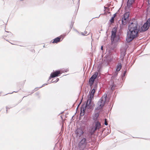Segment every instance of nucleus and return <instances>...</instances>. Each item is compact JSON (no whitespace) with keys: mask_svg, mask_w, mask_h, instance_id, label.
Returning a JSON list of instances; mask_svg holds the SVG:
<instances>
[{"mask_svg":"<svg viewBox=\"0 0 150 150\" xmlns=\"http://www.w3.org/2000/svg\"><path fill=\"white\" fill-rule=\"evenodd\" d=\"M129 31L127 33L126 38L127 41L129 42L139 36V31L140 32V26L138 24L137 21L132 22L128 26Z\"/></svg>","mask_w":150,"mask_h":150,"instance_id":"nucleus-1","label":"nucleus"},{"mask_svg":"<svg viewBox=\"0 0 150 150\" xmlns=\"http://www.w3.org/2000/svg\"><path fill=\"white\" fill-rule=\"evenodd\" d=\"M92 99H88L86 104L84 103L82 104L81 108V115H84L85 111L86 108L89 109H93L94 106V104L91 103Z\"/></svg>","mask_w":150,"mask_h":150,"instance_id":"nucleus-2","label":"nucleus"},{"mask_svg":"<svg viewBox=\"0 0 150 150\" xmlns=\"http://www.w3.org/2000/svg\"><path fill=\"white\" fill-rule=\"evenodd\" d=\"M107 95L104 94L98 101L95 109V110H99L103 108L106 101Z\"/></svg>","mask_w":150,"mask_h":150,"instance_id":"nucleus-3","label":"nucleus"},{"mask_svg":"<svg viewBox=\"0 0 150 150\" xmlns=\"http://www.w3.org/2000/svg\"><path fill=\"white\" fill-rule=\"evenodd\" d=\"M89 142V141L86 138L84 137H81L78 144L79 148L81 150H83L88 146V144Z\"/></svg>","mask_w":150,"mask_h":150,"instance_id":"nucleus-4","label":"nucleus"},{"mask_svg":"<svg viewBox=\"0 0 150 150\" xmlns=\"http://www.w3.org/2000/svg\"><path fill=\"white\" fill-rule=\"evenodd\" d=\"M117 31L116 29L114 27L111 31V39L112 42H118L120 41L119 36L116 35Z\"/></svg>","mask_w":150,"mask_h":150,"instance_id":"nucleus-5","label":"nucleus"},{"mask_svg":"<svg viewBox=\"0 0 150 150\" xmlns=\"http://www.w3.org/2000/svg\"><path fill=\"white\" fill-rule=\"evenodd\" d=\"M150 26V18H149L146 23L140 28V32H144L146 31Z\"/></svg>","mask_w":150,"mask_h":150,"instance_id":"nucleus-6","label":"nucleus"},{"mask_svg":"<svg viewBox=\"0 0 150 150\" xmlns=\"http://www.w3.org/2000/svg\"><path fill=\"white\" fill-rule=\"evenodd\" d=\"M98 73L97 72H96L93 74L90 78L89 81V83L90 85V86H91L93 84L94 80L96 78L97 76Z\"/></svg>","mask_w":150,"mask_h":150,"instance_id":"nucleus-7","label":"nucleus"},{"mask_svg":"<svg viewBox=\"0 0 150 150\" xmlns=\"http://www.w3.org/2000/svg\"><path fill=\"white\" fill-rule=\"evenodd\" d=\"M96 88V85H95L94 86L93 89L91 91H90L89 93V97L88 99H92L93 98Z\"/></svg>","mask_w":150,"mask_h":150,"instance_id":"nucleus-8","label":"nucleus"},{"mask_svg":"<svg viewBox=\"0 0 150 150\" xmlns=\"http://www.w3.org/2000/svg\"><path fill=\"white\" fill-rule=\"evenodd\" d=\"M61 74L60 71H56L53 73H52L49 78V80L51 78H53L58 76V75Z\"/></svg>","mask_w":150,"mask_h":150,"instance_id":"nucleus-9","label":"nucleus"},{"mask_svg":"<svg viewBox=\"0 0 150 150\" xmlns=\"http://www.w3.org/2000/svg\"><path fill=\"white\" fill-rule=\"evenodd\" d=\"M126 54V50L125 49H122L121 50L120 58L122 61L124 60V58Z\"/></svg>","mask_w":150,"mask_h":150,"instance_id":"nucleus-10","label":"nucleus"},{"mask_svg":"<svg viewBox=\"0 0 150 150\" xmlns=\"http://www.w3.org/2000/svg\"><path fill=\"white\" fill-rule=\"evenodd\" d=\"M84 133L82 129L81 128H78L75 131V133L77 136H81Z\"/></svg>","mask_w":150,"mask_h":150,"instance_id":"nucleus-11","label":"nucleus"},{"mask_svg":"<svg viewBox=\"0 0 150 150\" xmlns=\"http://www.w3.org/2000/svg\"><path fill=\"white\" fill-rule=\"evenodd\" d=\"M135 2V0H128L127 2V6L128 8L132 7V4Z\"/></svg>","mask_w":150,"mask_h":150,"instance_id":"nucleus-12","label":"nucleus"},{"mask_svg":"<svg viewBox=\"0 0 150 150\" xmlns=\"http://www.w3.org/2000/svg\"><path fill=\"white\" fill-rule=\"evenodd\" d=\"M101 126L100 122L98 121H97L95 123V127H93L95 128V129L97 130L99 129L101 127Z\"/></svg>","mask_w":150,"mask_h":150,"instance_id":"nucleus-13","label":"nucleus"},{"mask_svg":"<svg viewBox=\"0 0 150 150\" xmlns=\"http://www.w3.org/2000/svg\"><path fill=\"white\" fill-rule=\"evenodd\" d=\"M129 19L126 18L124 17H123L121 21L119 20V22L120 23V21H121L122 25H125L127 23Z\"/></svg>","mask_w":150,"mask_h":150,"instance_id":"nucleus-14","label":"nucleus"},{"mask_svg":"<svg viewBox=\"0 0 150 150\" xmlns=\"http://www.w3.org/2000/svg\"><path fill=\"white\" fill-rule=\"evenodd\" d=\"M99 116V113L97 112L95 113L93 117V119L95 121H97L98 118Z\"/></svg>","mask_w":150,"mask_h":150,"instance_id":"nucleus-15","label":"nucleus"},{"mask_svg":"<svg viewBox=\"0 0 150 150\" xmlns=\"http://www.w3.org/2000/svg\"><path fill=\"white\" fill-rule=\"evenodd\" d=\"M61 38V37H58L54 40L52 42L53 43H57L60 41Z\"/></svg>","mask_w":150,"mask_h":150,"instance_id":"nucleus-16","label":"nucleus"},{"mask_svg":"<svg viewBox=\"0 0 150 150\" xmlns=\"http://www.w3.org/2000/svg\"><path fill=\"white\" fill-rule=\"evenodd\" d=\"M96 130H97L96 129H95L93 127H92L91 129L90 132L89 133L88 135H90L91 136H92Z\"/></svg>","mask_w":150,"mask_h":150,"instance_id":"nucleus-17","label":"nucleus"},{"mask_svg":"<svg viewBox=\"0 0 150 150\" xmlns=\"http://www.w3.org/2000/svg\"><path fill=\"white\" fill-rule=\"evenodd\" d=\"M122 67V65L121 63H119L117 65V68L116 69V71H119Z\"/></svg>","mask_w":150,"mask_h":150,"instance_id":"nucleus-18","label":"nucleus"},{"mask_svg":"<svg viewBox=\"0 0 150 150\" xmlns=\"http://www.w3.org/2000/svg\"><path fill=\"white\" fill-rule=\"evenodd\" d=\"M129 12H127L124 14L123 17L127 19H129Z\"/></svg>","mask_w":150,"mask_h":150,"instance_id":"nucleus-19","label":"nucleus"},{"mask_svg":"<svg viewBox=\"0 0 150 150\" xmlns=\"http://www.w3.org/2000/svg\"><path fill=\"white\" fill-rule=\"evenodd\" d=\"M81 34L83 35H88L89 33L88 34L87 32V31H85L84 33L81 32Z\"/></svg>","mask_w":150,"mask_h":150,"instance_id":"nucleus-20","label":"nucleus"},{"mask_svg":"<svg viewBox=\"0 0 150 150\" xmlns=\"http://www.w3.org/2000/svg\"><path fill=\"white\" fill-rule=\"evenodd\" d=\"M114 17H112L111 19L110 20V21L111 23H113L114 22Z\"/></svg>","mask_w":150,"mask_h":150,"instance_id":"nucleus-21","label":"nucleus"},{"mask_svg":"<svg viewBox=\"0 0 150 150\" xmlns=\"http://www.w3.org/2000/svg\"><path fill=\"white\" fill-rule=\"evenodd\" d=\"M116 87V85L115 84H113L111 89L112 90H113L114 89V88Z\"/></svg>","mask_w":150,"mask_h":150,"instance_id":"nucleus-22","label":"nucleus"},{"mask_svg":"<svg viewBox=\"0 0 150 150\" xmlns=\"http://www.w3.org/2000/svg\"><path fill=\"white\" fill-rule=\"evenodd\" d=\"M104 124L106 125H108L107 122V119H105Z\"/></svg>","mask_w":150,"mask_h":150,"instance_id":"nucleus-23","label":"nucleus"},{"mask_svg":"<svg viewBox=\"0 0 150 150\" xmlns=\"http://www.w3.org/2000/svg\"><path fill=\"white\" fill-rule=\"evenodd\" d=\"M53 80H52V82H57L59 80V78H57V79L56 80H55V81H53Z\"/></svg>","mask_w":150,"mask_h":150,"instance_id":"nucleus-24","label":"nucleus"},{"mask_svg":"<svg viewBox=\"0 0 150 150\" xmlns=\"http://www.w3.org/2000/svg\"><path fill=\"white\" fill-rule=\"evenodd\" d=\"M117 74H118V73L117 72H115V73L114 74V76H115V77L116 76H117Z\"/></svg>","mask_w":150,"mask_h":150,"instance_id":"nucleus-25","label":"nucleus"},{"mask_svg":"<svg viewBox=\"0 0 150 150\" xmlns=\"http://www.w3.org/2000/svg\"><path fill=\"white\" fill-rule=\"evenodd\" d=\"M47 84H46V83L42 85V86H41V87H40L39 88H42V87H43V86H45V85H47Z\"/></svg>","mask_w":150,"mask_h":150,"instance_id":"nucleus-26","label":"nucleus"},{"mask_svg":"<svg viewBox=\"0 0 150 150\" xmlns=\"http://www.w3.org/2000/svg\"><path fill=\"white\" fill-rule=\"evenodd\" d=\"M126 71H125L124 72L123 76H125V75L126 74Z\"/></svg>","mask_w":150,"mask_h":150,"instance_id":"nucleus-27","label":"nucleus"},{"mask_svg":"<svg viewBox=\"0 0 150 150\" xmlns=\"http://www.w3.org/2000/svg\"><path fill=\"white\" fill-rule=\"evenodd\" d=\"M148 3L149 4H150V0H148Z\"/></svg>","mask_w":150,"mask_h":150,"instance_id":"nucleus-28","label":"nucleus"},{"mask_svg":"<svg viewBox=\"0 0 150 150\" xmlns=\"http://www.w3.org/2000/svg\"><path fill=\"white\" fill-rule=\"evenodd\" d=\"M101 49L102 50H103V47L102 46H101Z\"/></svg>","mask_w":150,"mask_h":150,"instance_id":"nucleus-29","label":"nucleus"},{"mask_svg":"<svg viewBox=\"0 0 150 150\" xmlns=\"http://www.w3.org/2000/svg\"><path fill=\"white\" fill-rule=\"evenodd\" d=\"M82 99H83V98H82V99H81V101L80 102V103H79V104L78 105V106H79V105H80V104H81V101H82Z\"/></svg>","mask_w":150,"mask_h":150,"instance_id":"nucleus-30","label":"nucleus"},{"mask_svg":"<svg viewBox=\"0 0 150 150\" xmlns=\"http://www.w3.org/2000/svg\"><path fill=\"white\" fill-rule=\"evenodd\" d=\"M116 13H115L114 14V16H113L112 17H114V18H115V16H116Z\"/></svg>","mask_w":150,"mask_h":150,"instance_id":"nucleus-31","label":"nucleus"},{"mask_svg":"<svg viewBox=\"0 0 150 150\" xmlns=\"http://www.w3.org/2000/svg\"><path fill=\"white\" fill-rule=\"evenodd\" d=\"M73 25V24L72 25H71L70 27L71 29L72 28Z\"/></svg>","mask_w":150,"mask_h":150,"instance_id":"nucleus-32","label":"nucleus"},{"mask_svg":"<svg viewBox=\"0 0 150 150\" xmlns=\"http://www.w3.org/2000/svg\"><path fill=\"white\" fill-rule=\"evenodd\" d=\"M60 37H61V38H62V39L64 38V37L62 35H61Z\"/></svg>","mask_w":150,"mask_h":150,"instance_id":"nucleus-33","label":"nucleus"},{"mask_svg":"<svg viewBox=\"0 0 150 150\" xmlns=\"http://www.w3.org/2000/svg\"><path fill=\"white\" fill-rule=\"evenodd\" d=\"M5 32H7V33H11L10 32H8V31H5Z\"/></svg>","mask_w":150,"mask_h":150,"instance_id":"nucleus-34","label":"nucleus"},{"mask_svg":"<svg viewBox=\"0 0 150 150\" xmlns=\"http://www.w3.org/2000/svg\"><path fill=\"white\" fill-rule=\"evenodd\" d=\"M79 107V106H77V108H76V110H77V109H78V107Z\"/></svg>","mask_w":150,"mask_h":150,"instance_id":"nucleus-35","label":"nucleus"},{"mask_svg":"<svg viewBox=\"0 0 150 150\" xmlns=\"http://www.w3.org/2000/svg\"><path fill=\"white\" fill-rule=\"evenodd\" d=\"M79 107V106H77V108H76V110H77V109H78V107Z\"/></svg>","mask_w":150,"mask_h":150,"instance_id":"nucleus-36","label":"nucleus"},{"mask_svg":"<svg viewBox=\"0 0 150 150\" xmlns=\"http://www.w3.org/2000/svg\"><path fill=\"white\" fill-rule=\"evenodd\" d=\"M100 15L98 16V17H97L96 18H98L100 17Z\"/></svg>","mask_w":150,"mask_h":150,"instance_id":"nucleus-37","label":"nucleus"},{"mask_svg":"<svg viewBox=\"0 0 150 150\" xmlns=\"http://www.w3.org/2000/svg\"><path fill=\"white\" fill-rule=\"evenodd\" d=\"M13 93V92H12V93H10V94H12ZM9 93H8V94H9ZM7 94H8V93L6 94V95H7Z\"/></svg>","mask_w":150,"mask_h":150,"instance_id":"nucleus-38","label":"nucleus"},{"mask_svg":"<svg viewBox=\"0 0 150 150\" xmlns=\"http://www.w3.org/2000/svg\"><path fill=\"white\" fill-rule=\"evenodd\" d=\"M6 109H8V107H7V106H6Z\"/></svg>","mask_w":150,"mask_h":150,"instance_id":"nucleus-39","label":"nucleus"},{"mask_svg":"<svg viewBox=\"0 0 150 150\" xmlns=\"http://www.w3.org/2000/svg\"><path fill=\"white\" fill-rule=\"evenodd\" d=\"M37 88H35V90H36H36H37L36 89Z\"/></svg>","mask_w":150,"mask_h":150,"instance_id":"nucleus-40","label":"nucleus"},{"mask_svg":"<svg viewBox=\"0 0 150 150\" xmlns=\"http://www.w3.org/2000/svg\"><path fill=\"white\" fill-rule=\"evenodd\" d=\"M13 92H15V91H13Z\"/></svg>","mask_w":150,"mask_h":150,"instance_id":"nucleus-41","label":"nucleus"},{"mask_svg":"<svg viewBox=\"0 0 150 150\" xmlns=\"http://www.w3.org/2000/svg\"><path fill=\"white\" fill-rule=\"evenodd\" d=\"M6 112H7V110H6Z\"/></svg>","mask_w":150,"mask_h":150,"instance_id":"nucleus-42","label":"nucleus"}]
</instances>
